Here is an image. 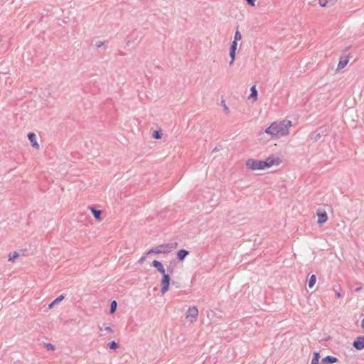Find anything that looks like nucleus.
Segmentation results:
<instances>
[{
    "label": "nucleus",
    "mask_w": 364,
    "mask_h": 364,
    "mask_svg": "<svg viewBox=\"0 0 364 364\" xmlns=\"http://www.w3.org/2000/svg\"><path fill=\"white\" fill-rule=\"evenodd\" d=\"M291 125L292 122L290 120L284 119L279 122H274L264 130V132L271 135L272 137L286 136L289 134V128Z\"/></svg>",
    "instance_id": "f257e3e1"
},
{
    "label": "nucleus",
    "mask_w": 364,
    "mask_h": 364,
    "mask_svg": "<svg viewBox=\"0 0 364 364\" xmlns=\"http://www.w3.org/2000/svg\"><path fill=\"white\" fill-rule=\"evenodd\" d=\"M151 266L156 268V270L162 275L161 281V292L164 294L169 289L171 282L170 275L169 274H166V269L161 262L154 259L151 263Z\"/></svg>",
    "instance_id": "f03ea898"
},
{
    "label": "nucleus",
    "mask_w": 364,
    "mask_h": 364,
    "mask_svg": "<svg viewBox=\"0 0 364 364\" xmlns=\"http://www.w3.org/2000/svg\"><path fill=\"white\" fill-rule=\"evenodd\" d=\"M264 164L263 160H256L254 159H248L245 162L246 167L252 171L264 170Z\"/></svg>",
    "instance_id": "7ed1b4c3"
},
{
    "label": "nucleus",
    "mask_w": 364,
    "mask_h": 364,
    "mask_svg": "<svg viewBox=\"0 0 364 364\" xmlns=\"http://www.w3.org/2000/svg\"><path fill=\"white\" fill-rule=\"evenodd\" d=\"M327 134L328 128L326 126H322L317 129L316 131L313 132L310 135V138L311 140L316 142L321 139L322 136H326Z\"/></svg>",
    "instance_id": "20e7f679"
},
{
    "label": "nucleus",
    "mask_w": 364,
    "mask_h": 364,
    "mask_svg": "<svg viewBox=\"0 0 364 364\" xmlns=\"http://www.w3.org/2000/svg\"><path fill=\"white\" fill-rule=\"evenodd\" d=\"M263 161L264 164H265L264 168H268L272 167V166L279 165L282 162V160L279 157L270 156L267 157L265 160H263Z\"/></svg>",
    "instance_id": "39448f33"
},
{
    "label": "nucleus",
    "mask_w": 364,
    "mask_h": 364,
    "mask_svg": "<svg viewBox=\"0 0 364 364\" xmlns=\"http://www.w3.org/2000/svg\"><path fill=\"white\" fill-rule=\"evenodd\" d=\"M167 245H165L164 244L160 245L157 247H153L150 249L146 253V255H149L150 254L154 253V254H166L168 253V250H166Z\"/></svg>",
    "instance_id": "423d86ee"
},
{
    "label": "nucleus",
    "mask_w": 364,
    "mask_h": 364,
    "mask_svg": "<svg viewBox=\"0 0 364 364\" xmlns=\"http://www.w3.org/2000/svg\"><path fill=\"white\" fill-rule=\"evenodd\" d=\"M198 315V310L196 306L189 307L186 312V318L191 322L196 320Z\"/></svg>",
    "instance_id": "0eeeda50"
},
{
    "label": "nucleus",
    "mask_w": 364,
    "mask_h": 364,
    "mask_svg": "<svg viewBox=\"0 0 364 364\" xmlns=\"http://www.w3.org/2000/svg\"><path fill=\"white\" fill-rule=\"evenodd\" d=\"M237 47V43L235 41H232L230 46V61L229 63L230 65H232L235 60V54H236V50Z\"/></svg>",
    "instance_id": "6e6552de"
},
{
    "label": "nucleus",
    "mask_w": 364,
    "mask_h": 364,
    "mask_svg": "<svg viewBox=\"0 0 364 364\" xmlns=\"http://www.w3.org/2000/svg\"><path fill=\"white\" fill-rule=\"evenodd\" d=\"M353 346L358 350L364 349V336L357 337L353 342Z\"/></svg>",
    "instance_id": "1a4fd4ad"
},
{
    "label": "nucleus",
    "mask_w": 364,
    "mask_h": 364,
    "mask_svg": "<svg viewBox=\"0 0 364 364\" xmlns=\"http://www.w3.org/2000/svg\"><path fill=\"white\" fill-rule=\"evenodd\" d=\"M316 215L318 216V224L323 225L328 220V215L325 210H318L316 212Z\"/></svg>",
    "instance_id": "9d476101"
},
{
    "label": "nucleus",
    "mask_w": 364,
    "mask_h": 364,
    "mask_svg": "<svg viewBox=\"0 0 364 364\" xmlns=\"http://www.w3.org/2000/svg\"><path fill=\"white\" fill-rule=\"evenodd\" d=\"M88 209L91 211L93 217L97 221L102 220V210L97 209L95 206L91 205L88 207Z\"/></svg>",
    "instance_id": "9b49d317"
},
{
    "label": "nucleus",
    "mask_w": 364,
    "mask_h": 364,
    "mask_svg": "<svg viewBox=\"0 0 364 364\" xmlns=\"http://www.w3.org/2000/svg\"><path fill=\"white\" fill-rule=\"evenodd\" d=\"M28 140L30 141L31 144V146L36 149H39V144L36 141V134L33 133V132H29L28 134Z\"/></svg>",
    "instance_id": "f8f14e48"
},
{
    "label": "nucleus",
    "mask_w": 364,
    "mask_h": 364,
    "mask_svg": "<svg viewBox=\"0 0 364 364\" xmlns=\"http://www.w3.org/2000/svg\"><path fill=\"white\" fill-rule=\"evenodd\" d=\"M190 254V252L185 249L179 250L177 253V259L178 261L182 262L185 259V258Z\"/></svg>",
    "instance_id": "ddd939ff"
},
{
    "label": "nucleus",
    "mask_w": 364,
    "mask_h": 364,
    "mask_svg": "<svg viewBox=\"0 0 364 364\" xmlns=\"http://www.w3.org/2000/svg\"><path fill=\"white\" fill-rule=\"evenodd\" d=\"M338 361V358L332 356V355H327L322 358L321 364H333Z\"/></svg>",
    "instance_id": "4468645a"
},
{
    "label": "nucleus",
    "mask_w": 364,
    "mask_h": 364,
    "mask_svg": "<svg viewBox=\"0 0 364 364\" xmlns=\"http://www.w3.org/2000/svg\"><path fill=\"white\" fill-rule=\"evenodd\" d=\"M65 299V296L61 294L55 299L50 304H48V308L52 309L55 304L60 303Z\"/></svg>",
    "instance_id": "2eb2a0df"
},
{
    "label": "nucleus",
    "mask_w": 364,
    "mask_h": 364,
    "mask_svg": "<svg viewBox=\"0 0 364 364\" xmlns=\"http://www.w3.org/2000/svg\"><path fill=\"white\" fill-rule=\"evenodd\" d=\"M348 63V58H341L338 64V69H343L346 66V65Z\"/></svg>",
    "instance_id": "dca6fc26"
},
{
    "label": "nucleus",
    "mask_w": 364,
    "mask_h": 364,
    "mask_svg": "<svg viewBox=\"0 0 364 364\" xmlns=\"http://www.w3.org/2000/svg\"><path fill=\"white\" fill-rule=\"evenodd\" d=\"M250 95L249 96V99L250 98H253L254 100H257V90L256 89V87L255 85H252L251 87H250Z\"/></svg>",
    "instance_id": "f3484780"
},
{
    "label": "nucleus",
    "mask_w": 364,
    "mask_h": 364,
    "mask_svg": "<svg viewBox=\"0 0 364 364\" xmlns=\"http://www.w3.org/2000/svg\"><path fill=\"white\" fill-rule=\"evenodd\" d=\"M316 282V276L315 274H311L308 280V287L311 289Z\"/></svg>",
    "instance_id": "a211bd4d"
},
{
    "label": "nucleus",
    "mask_w": 364,
    "mask_h": 364,
    "mask_svg": "<svg viewBox=\"0 0 364 364\" xmlns=\"http://www.w3.org/2000/svg\"><path fill=\"white\" fill-rule=\"evenodd\" d=\"M321 358L320 353L318 351H314L313 353V358L311 359V363H319V359Z\"/></svg>",
    "instance_id": "6ab92c4d"
},
{
    "label": "nucleus",
    "mask_w": 364,
    "mask_h": 364,
    "mask_svg": "<svg viewBox=\"0 0 364 364\" xmlns=\"http://www.w3.org/2000/svg\"><path fill=\"white\" fill-rule=\"evenodd\" d=\"M162 135L163 134L161 129L154 130L152 133V137L155 139H161Z\"/></svg>",
    "instance_id": "aec40b11"
},
{
    "label": "nucleus",
    "mask_w": 364,
    "mask_h": 364,
    "mask_svg": "<svg viewBox=\"0 0 364 364\" xmlns=\"http://www.w3.org/2000/svg\"><path fill=\"white\" fill-rule=\"evenodd\" d=\"M117 308V302L115 300H113L111 301L110 306H109V313L111 314H114Z\"/></svg>",
    "instance_id": "412c9836"
},
{
    "label": "nucleus",
    "mask_w": 364,
    "mask_h": 364,
    "mask_svg": "<svg viewBox=\"0 0 364 364\" xmlns=\"http://www.w3.org/2000/svg\"><path fill=\"white\" fill-rule=\"evenodd\" d=\"M165 245H167L166 250H168V253L171 252L173 249H176L178 244L177 242H171V243H167L164 244Z\"/></svg>",
    "instance_id": "4be33fe9"
},
{
    "label": "nucleus",
    "mask_w": 364,
    "mask_h": 364,
    "mask_svg": "<svg viewBox=\"0 0 364 364\" xmlns=\"http://www.w3.org/2000/svg\"><path fill=\"white\" fill-rule=\"evenodd\" d=\"M107 347L111 350H116L119 348V344L114 341H112L107 344Z\"/></svg>",
    "instance_id": "5701e85b"
},
{
    "label": "nucleus",
    "mask_w": 364,
    "mask_h": 364,
    "mask_svg": "<svg viewBox=\"0 0 364 364\" xmlns=\"http://www.w3.org/2000/svg\"><path fill=\"white\" fill-rule=\"evenodd\" d=\"M19 257V253L18 252H14L9 255V261L14 262V259Z\"/></svg>",
    "instance_id": "b1692460"
},
{
    "label": "nucleus",
    "mask_w": 364,
    "mask_h": 364,
    "mask_svg": "<svg viewBox=\"0 0 364 364\" xmlns=\"http://www.w3.org/2000/svg\"><path fill=\"white\" fill-rule=\"evenodd\" d=\"M241 38H242V35H241L240 32L238 30V27H237V29H236L235 33V36H234V41H235L236 43H237V41H240Z\"/></svg>",
    "instance_id": "393cba45"
},
{
    "label": "nucleus",
    "mask_w": 364,
    "mask_h": 364,
    "mask_svg": "<svg viewBox=\"0 0 364 364\" xmlns=\"http://www.w3.org/2000/svg\"><path fill=\"white\" fill-rule=\"evenodd\" d=\"M46 348L48 350H54L55 348V346L50 343H46Z\"/></svg>",
    "instance_id": "a878e982"
},
{
    "label": "nucleus",
    "mask_w": 364,
    "mask_h": 364,
    "mask_svg": "<svg viewBox=\"0 0 364 364\" xmlns=\"http://www.w3.org/2000/svg\"><path fill=\"white\" fill-rule=\"evenodd\" d=\"M221 103H222V105L223 107V109H224V112L226 113V114H228L229 113V108L227 107V105H225V102L224 100H223L221 101Z\"/></svg>",
    "instance_id": "bb28decb"
},
{
    "label": "nucleus",
    "mask_w": 364,
    "mask_h": 364,
    "mask_svg": "<svg viewBox=\"0 0 364 364\" xmlns=\"http://www.w3.org/2000/svg\"><path fill=\"white\" fill-rule=\"evenodd\" d=\"M173 270H174L173 267L171 265H169L168 267H167V273L166 274H169V275L171 276V274H173Z\"/></svg>",
    "instance_id": "cd10ccee"
},
{
    "label": "nucleus",
    "mask_w": 364,
    "mask_h": 364,
    "mask_svg": "<svg viewBox=\"0 0 364 364\" xmlns=\"http://www.w3.org/2000/svg\"><path fill=\"white\" fill-rule=\"evenodd\" d=\"M328 1L327 0H319L318 3L321 6L324 7L326 6Z\"/></svg>",
    "instance_id": "c85d7f7f"
},
{
    "label": "nucleus",
    "mask_w": 364,
    "mask_h": 364,
    "mask_svg": "<svg viewBox=\"0 0 364 364\" xmlns=\"http://www.w3.org/2000/svg\"><path fill=\"white\" fill-rule=\"evenodd\" d=\"M247 4L251 6H255V0H245Z\"/></svg>",
    "instance_id": "c756f323"
},
{
    "label": "nucleus",
    "mask_w": 364,
    "mask_h": 364,
    "mask_svg": "<svg viewBox=\"0 0 364 364\" xmlns=\"http://www.w3.org/2000/svg\"><path fill=\"white\" fill-rule=\"evenodd\" d=\"M146 255L142 256L139 260H138V263L141 264L145 260H146Z\"/></svg>",
    "instance_id": "7c9ffc66"
},
{
    "label": "nucleus",
    "mask_w": 364,
    "mask_h": 364,
    "mask_svg": "<svg viewBox=\"0 0 364 364\" xmlns=\"http://www.w3.org/2000/svg\"><path fill=\"white\" fill-rule=\"evenodd\" d=\"M104 45V42H102V41H97L95 44V46L97 47V48H100L101 46H102Z\"/></svg>",
    "instance_id": "2f4dec72"
},
{
    "label": "nucleus",
    "mask_w": 364,
    "mask_h": 364,
    "mask_svg": "<svg viewBox=\"0 0 364 364\" xmlns=\"http://www.w3.org/2000/svg\"><path fill=\"white\" fill-rule=\"evenodd\" d=\"M105 330L109 332H113L112 328L110 326H107L105 328Z\"/></svg>",
    "instance_id": "473e14b6"
},
{
    "label": "nucleus",
    "mask_w": 364,
    "mask_h": 364,
    "mask_svg": "<svg viewBox=\"0 0 364 364\" xmlns=\"http://www.w3.org/2000/svg\"><path fill=\"white\" fill-rule=\"evenodd\" d=\"M336 296H337L338 298H341V297L342 296V295H341V294L339 291H337V292H336Z\"/></svg>",
    "instance_id": "72a5a7b5"
},
{
    "label": "nucleus",
    "mask_w": 364,
    "mask_h": 364,
    "mask_svg": "<svg viewBox=\"0 0 364 364\" xmlns=\"http://www.w3.org/2000/svg\"><path fill=\"white\" fill-rule=\"evenodd\" d=\"M361 328L363 329H364V318L361 321V325H360Z\"/></svg>",
    "instance_id": "f704fd0d"
},
{
    "label": "nucleus",
    "mask_w": 364,
    "mask_h": 364,
    "mask_svg": "<svg viewBox=\"0 0 364 364\" xmlns=\"http://www.w3.org/2000/svg\"><path fill=\"white\" fill-rule=\"evenodd\" d=\"M131 43V40H128L127 42V45L129 46Z\"/></svg>",
    "instance_id": "c9c22d12"
},
{
    "label": "nucleus",
    "mask_w": 364,
    "mask_h": 364,
    "mask_svg": "<svg viewBox=\"0 0 364 364\" xmlns=\"http://www.w3.org/2000/svg\"><path fill=\"white\" fill-rule=\"evenodd\" d=\"M134 33H132L131 34V36H130V37H129V38H132V37L134 36Z\"/></svg>",
    "instance_id": "e433bc0d"
},
{
    "label": "nucleus",
    "mask_w": 364,
    "mask_h": 364,
    "mask_svg": "<svg viewBox=\"0 0 364 364\" xmlns=\"http://www.w3.org/2000/svg\"><path fill=\"white\" fill-rule=\"evenodd\" d=\"M218 151V149L215 148V149H213V151Z\"/></svg>",
    "instance_id": "4c0bfd02"
},
{
    "label": "nucleus",
    "mask_w": 364,
    "mask_h": 364,
    "mask_svg": "<svg viewBox=\"0 0 364 364\" xmlns=\"http://www.w3.org/2000/svg\"><path fill=\"white\" fill-rule=\"evenodd\" d=\"M218 151V149L215 148V149H213V151Z\"/></svg>",
    "instance_id": "58836bf2"
},
{
    "label": "nucleus",
    "mask_w": 364,
    "mask_h": 364,
    "mask_svg": "<svg viewBox=\"0 0 364 364\" xmlns=\"http://www.w3.org/2000/svg\"><path fill=\"white\" fill-rule=\"evenodd\" d=\"M311 364H319V363H311Z\"/></svg>",
    "instance_id": "ea45409f"
}]
</instances>
